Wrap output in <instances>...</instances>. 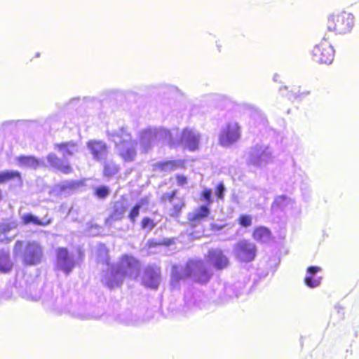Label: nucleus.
Listing matches in <instances>:
<instances>
[{
    "label": "nucleus",
    "mask_w": 359,
    "mask_h": 359,
    "mask_svg": "<svg viewBox=\"0 0 359 359\" xmlns=\"http://www.w3.org/2000/svg\"><path fill=\"white\" fill-rule=\"evenodd\" d=\"M107 270L103 271L102 282L109 288L118 287L125 278L136 279L140 270V264L132 256L124 255L118 264L109 265L107 260Z\"/></svg>",
    "instance_id": "obj_1"
},
{
    "label": "nucleus",
    "mask_w": 359,
    "mask_h": 359,
    "mask_svg": "<svg viewBox=\"0 0 359 359\" xmlns=\"http://www.w3.org/2000/svg\"><path fill=\"white\" fill-rule=\"evenodd\" d=\"M188 277L195 282L203 283L209 280L210 273L206 264L201 260H190L184 266L174 265L171 271L170 284L172 287L177 288L180 282Z\"/></svg>",
    "instance_id": "obj_2"
},
{
    "label": "nucleus",
    "mask_w": 359,
    "mask_h": 359,
    "mask_svg": "<svg viewBox=\"0 0 359 359\" xmlns=\"http://www.w3.org/2000/svg\"><path fill=\"white\" fill-rule=\"evenodd\" d=\"M107 135L109 140L114 143L116 152L125 162L135 161L137 142L124 128L108 130Z\"/></svg>",
    "instance_id": "obj_3"
},
{
    "label": "nucleus",
    "mask_w": 359,
    "mask_h": 359,
    "mask_svg": "<svg viewBox=\"0 0 359 359\" xmlns=\"http://www.w3.org/2000/svg\"><path fill=\"white\" fill-rule=\"evenodd\" d=\"M175 130H168L164 128H149L140 133V144L143 151H147L152 146L158 142L175 145V142L172 140Z\"/></svg>",
    "instance_id": "obj_4"
},
{
    "label": "nucleus",
    "mask_w": 359,
    "mask_h": 359,
    "mask_svg": "<svg viewBox=\"0 0 359 359\" xmlns=\"http://www.w3.org/2000/svg\"><path fill=\"white\" fill-rule=\"evenodd\" d=\"M354 25V16L346 11L334 12L328 15L327 27L329 31L338 34L349 33Z\"/></svg>",
    "instance_id": "obj_5"
},
{
    "label": "nucleus",
    "mask_w": 359,
    "mask_h": 359,
    "mask_svg": "<svg viewBox=\"0 0 359 359\" xmlns=\"http://www.w3.org/2000/svg\"><path fill=\"white\" fill-rule=\"evenodd\" d=\"M23 243L17 241L13 248L15 257H20L25 264L27 265H36L40 263L43 252L41 247L36 243H29L25 246L23 252Z\"/></svg>",
    "instance_id": "obj_6"
},
{
    "label": "nucleus",
    "mask_w": 359,
    "mask_h": 359,
    "mask_svg": "<svg viewBox=\"0 0 359 359\" xmlns=\"http://www.w3.org/2000/svg\"><path fill=\"white\" fill-rule=\"evenodd\" d=\"M172 130L177 131V134L174 133V135L172 136V140L175 142V144L170 145V147H176L179 144H181L190 151H195L198 149L201 139V135L196 130L189 128H185L182 131L180 139L174 138V136L177 137L179 135L178 130L173 129Z\"/></svg>",
    "instance_id": "obj_7"
},
{
    "label": "nucleus",
    "mask_w": 359,
    "mask_h": 359,
    "mask_svg": "<svg viewBox=\"0 0 359 359\" xmlns=\"http://www.w3.org/2000/svg\"><path fill=\"white\" fill-rule=\"evenodd\" d=\"M272 160L271 149L264 145H256L252 147L248 157V163L257 167L264 166Z\"/></svg>",
    "instance_id": "obj_8"
},
{
    "label": "nucleus",
    "mask_w": 359,
    "mask_h": 359,
    "mask_svg": "<svg viewBox=\"0 0 359 359\" xmlns=\"http://www.w3.org/2000/svg\"><path fill=\"white\" fill-rule=\"evenodd\" d=\"M313 60L318 63L331 64L334 60V50L332 45L325 39L316 45L312 51Z\"/></svg>",
    "instance_id": "obj_9"
},
{
    "label": "nucleus",
    "mask_w": 359,
    "mask_h": 359,
    "mask_svg": "<svg viewBox=\"0 0 359 359\" xmlns=\"http://www.w3.org/2000/svg\"><path fill=\"white\" fill-rule=\"evenodd\" d=\"M241 137V128L238 123L230 122L224 126L219 135V144L225 147L236 143Z\"/></svg>",
    "instance_id": "obj_10"
},
{
    "label": "nucleus",
    "mask_w": 359,
    "mask_h": 359,
    "mask_svg": "<svg viewBox=\"0 0 359 359\" xmlns=\"http://www.w3.org/2000/svg\"><path fill=\"white\" fill-rule=\"evenodd\" d=\"M233 254L236 258L242 262H250L256 257L257 249L254 243L242 240L238 242L233 247Z\"/></svg>",
    "instance_id": "obj_11"
},
{
    "label": "nucleus",
    "mask_w": 359,
    "mask_h": 359,
    "mask_svg": "<svg viewBox=\"0 0 359 359\" xmlns=\"http://www.w3.org/2000/svg\"><path fill=\"white\" fill-rule=\"evenodd\" d=\"M75 266V259L66 248H61L57 251L56 267L66 275L69 274Z\"/></svg>",
    "instance_id": "obj_12"
},
{
    "label": "nucleus",
    "mask_w": 359,
    "mask_h": 359,
    "mask_svg": "<svg viewBox=\"0 0 359 359\" xmlns=\"http://www.w3.org/2000/svg\"><path fill=\"white\" fill-rule=\"evenodd\" d=\"M210 210L208 205H200L187 215V219L191 226H197L210 215Z\"/></svg>",
    "instance_id": "obj_13"
},
{
    "label": "nucleus",
    "mask_w": 359,
    "mask_h": 359,
    "mask_svg": "<svg viewBox=\"0 0 359 359\" xmlns=\"http://www.w3.org/2000/svg\"><path fill=\"white\" fill-rule=\"evenodd\" d=\"M161 281V271L159 268L148 266L143 275L142 282L148 287L156 289Z\"/></svg>",
    "instance_id": "obj_14"
},
{
    "label": "nucleus",
    "mask_w": 359,
    "mask_h": 359,
    "mask_svg": "<svg viewBox=\"0 0 359 359\" xmlns=\"http://www.w3.org/2000/svg\"><path fill=\"white\" fill-rule=\"evenodd\" d=\"M87 147L94 160L100 161L107 156V147L102 141L90 140L87 143Z\"/></svg>",
    "instance_id": "obj_15"
},
{
    "label": "nucleus",
    "mask_w": 359,
    "mask_h": 359,
    "mask_svg": "<svg viewBox=\"0 0 359 359\" xmlns=\"http://www.w3.org/2000/svg\"><path fill=\"white\" fill-rule=\"evenodd\" d=\"M54 149L60 153L65 160H67L79 152V147L76 142L69 141L55 144Z\"/></svg>",
    "instance_id": "obj_16"
},
{
    "label": "nucleus",
    "mask_w": 359,
    "mask_h": 359,
    "mask_svg": "<svg viewBox=\"0 0 359 359\" xmlns=\"http://www.w3.org/2000/svg\"><path fill=\"white\" fill-rule=\"evenodd\" d=\"M208 257L210 262L216 269H223L229 264L228 258L224 255L222 250L219 249L210 250L209 251Z\"/></svg>",
    "instance_id": "obj_17"
},
{
    "label": "nucleus",
    "mask_w": 359,
    "mask_h": 359,
    "mask_svg": "<svg viewBox=\"0 0 359 359\" xmlns=\"http://www.w3.org/2000/svg\"><path fill=\"white\" fill-rule=\"evenodd\" d=\"M47 161L52 168L62 173L68 174L72 171V168L69 163L65 162L53 153L48 155Z\"/></svg>",
    "instance_id": "obj_18"
},
{
    "label": "nucleus",
    "mask_w": 359,
    "mask_h": 359,
    "mask_svg": "<svg viewBox=\"0 0 359 359\" xmlns=\"http://www.w3.org/2000/svg\"><path fill=\"white\" fill-rule=\"evenodd\" d=\"M295 201L284 195L277 196L271 206L273 210H281L283 211H289L295 208Z\"/></svg>",
    "instance_id": "obj_19"
},
{
    "label": "nucleus",
    "mask_w": 359,
    "mask_h": 359,
    "mask_svg": "<svg viewBox=\"0 0 359 359\" xmlns=\"http://www.w3.org/2000/svg\"><path fill=\"white\" fill-rule=\"evenodd\" d=\"M202 303L198 298L188 292L184 296V312L192 313L202 309Z\"/></svg>",
    "instance_id": "obj_20"
},
{
    "label": "nucleus",
    "mask_w": 359,
    "mask_h": 359,
    "mask_svg": "<svg viewBox=\"0 0 359 359\" xmlns=\"http://www.w3.org/2000/svg\"><path fill=\"white\" fill-rule=\"evenodd\" d=\"M17 159L18 165L21 168H30L36 169L38 167L44 165L43 161L37 159L35 157L31 156H21L18 157Z\"/></svg>",
    "instance_id": "obj_21"
},
{
    "label": "nucleus",
    "mask_w": 359,
    "mask_h": 359,
    "mask_svg": "<svg viewBox=\"0 0 359 359\" xmlns=\"http://www.w3.org/2000/svg\"><path fill=\"white\" fill-rule=\"evenodd\" d=\"M320 271L321 269L320 267L314 266L307 269L306 276L304 279V282L307 286L316 287L320 284L321 278L320 277L314 278V276Z\"/></svg>",
    "instance_id": "obj_22"
},
{
    "label": "nucleus",
    "mask_w": 359,
    "mask_h": 359,
    "mask_svg": "<svg viewBox=\"0 0 359 359\" xmlns=\"http://www.w3.org/2000/svg\"><path fill=\"white\" fill-rule=\"evenodd\" d=\"M184 166V161L182 160H172L165 162H160L155 165L156 170L171 172Z\"/></svg>",
    "instance_id": "obj_23"
},
{
    "label": "nucleus",
    "mask_w": 359,
    "mask_h": 359,
    "mask_svg": "<svg viewBox=\"0 0 359 359\" xmlns=\"http://www.w3.org/2000/svg\"><path fill=\"white\" fill-rule=\"evenodd\" d=\"M126 210V207L123 202H116L114 206V210L110 217L107 218L106 223L110 224L113 221H118L123 218Z\"/></svg>",
    "instance_id": "obj_24"
},
{
    "label": "nucleus",
    "mask_w": 359,
    "mask_h": 359,
    "mask_svg": "<svg viewBox=\"0 0 359 359\" xmlns=\"http://www.w3.org/2000/svg\"><path fill=\"white\" fill-rule=\"evenodd\" d=\"M175 195L176 191H172L171 194L167 193L163 195V198L172 204L175 213L177 215L184 206V203L182 198L175 197Z\"/></svg>",
    "instance_id": "obj_25"
},
{
    "label": "nucleus",
    "mask_w": 359,
    "mask_h": 359,
    "mask_svg": "<svg viewBox=\"0 0 359 359\" xmlns=\"http://www.w3.org/2000/svg\"><path fill=\"white\" fill-rule=\"evenodd\" d=\"M13 263L9 257V252L2 250L0 251V272L7 273L12 269Z\"/></svg>",
    "instance_id": "obj_26"
},
{
    "label": "nucleus",
    "mask_w": 359,
    "mask_h": 359,
    "mask_svg": "<svg viewBox=\"0 0 359 359\" xmlns=\"http://www.w3.org/2000/svg\"><path fill=\"white\" fill-rule=\"evenodd\" d=\"M252 236L257 241L266 243L270 240L271 232L267 228L259 226L255 229Z\"/></svg>",
    "instance_id": "obj_27"
},
{
    "label": "nucleus",
    "mask_w": 359,
    "mask_h": 359,
    "mask_svg": "<svg viewBox=\"0 0 359 359\" xmlns=\"http://www.w3.org/2000/svg\"><path fill=\"white\" fill-rule=\"evenodd\" d=\"M118 323L125 325H137L138 319L130 311H125L117 317Z\"/></svg>",
    "instance_id": "obj_28"
},
{
    "label": "nucleus",
    "mask_w": 359,
    "mask_h": 359,
    "mask_svg": "<svg viewBox=\"0 0 359 359\" xmlns=\"http://www.w3.org/2000/svg\"><path fill=\"white\" fill-rule=\"evenodd\" d=\"M17 225L15 222L2 223L0 224V241H11L8 238V233L15 229Z\"/></svg>",
    "instance_id": "obj_29"
},
{
    "label": "nucleus",
    "mask_w": 359,
    "mask_h": 359,
    "mask_svg": "<svg viewBox=\"0 0 359 359\" xmlns=\"http://www.w3.org/2000/svg\"><path fill=\"white\" fill-rule=\"evenodd\" d=\"M120 170V167L118 164L112 161H105L104 163L103 173L104 177H111L116 175Z\"/></svg>",
    "instance_id": "obj_30"
},
{
    "label": "nucleus",
    "mask_w": 359,
    "mask_h": 359,
    "mask_svg": "<svg viewBox=\"0 0 359 359\" xmlns=\"http://www.w3.org/2000/svg\"><path fill=\"white\" fill-rule=\"evenodd\" d=\"M22 218L24 224H25L32 223L35 225L44 226L50 223V220L43 222V221L39 219L37 217H36L32 214L24 215Z\"/></svg>",
    "instance_id": "obj_31"
},
{
    "label": "nucleus",
    "mask_w": 359,
    "mask_h": 359,
    "mask_svg": "<svg viewBox=\"0 0 359 359\" xmlns=\"http://www.w3.org/2000/svg\"><path fill=\"white\" fill-rule=\"evenodd\" d=\"M13 178H18L20 181V172L14 170H6L0 172V184L6 182Z\"/></svg>",
    "instance_id": "obj_32"
},
{
    "label": "nucleus",
    "mask_w": 359,
    "mask_h": 359,
    "mask_svg": "<svg viewBox=\"0 0 359 359\" xmlns=\"http://www.w3.org/2000/svg\"><path fill=\"white\" fill-rule=\"evenodd\" d=\"M142 206V203H137L130 210L128 217L132 222H135L136 218L139 216L140 210Z\"/></svg>",
    "instance_id": "obj_33"
},
{
    "label": "nucleus",
    "mask_w": 359,
    "mask_h": 359,
    "mask_svg": "<svg viewBox=\"0 0 359 359\" xmlns=\"http://www.w3.org/2000/svg\"><path fill=\"white\" fill-rule=\"evenodd\" d=\"M238 220L242 226L248 227L252 224V217L248 215H241Z\"/></svg>",
    "instance_id": "obj_34"
},
{
    "label": "nucleus",
    "mask_w": 359,
    "mask_h": 359,
    "mask_svg": "<svg viewBox=\"0 0 359 359\" xmlns=\"http://www.w3.org/2000/svg\"><path fill=\"white\" fill-rule=\"evenodd\" d=\"M109 194V189L106 186H101L95 189V194L98 198H104Z\"/></svg>",
    "instance_id": "obj_35"
},
{
    "label": "nucleus",
    "mask_w": 359,
    "mask_h": 359,
    "mask_svg": "<svg viewBox=\"0 0 359 359\" xmlns=\"http://www.w3.org/2000/svg\"><path fill=\"white\" fill-rule=\"evenodd\" d=\"M201 198L203 201L207 203L206 205H210L212 203L213 201L212 199V191L210 189H205L201 194Z\"/></svg>",
    "instance_id": "obj_36"
},
{
    "label": "nucleus",
    "mask_w": 359,
    "mask_h": 359,
    "mask_svg": "<svg viewBox=\"0 0 359 359\" xmlns=\"http://www.w3.org/2000/svg\"><path fill=\"white\" fill-rule=\"evenodd\" d=\"M225 190H226V189H225V187H224L223 182H220L217 184L216 189H215V194L219 199L224 198Z\"/></svg>",
    "instance_id": "obj_37"
},
{
    "label": "nucleus",
    "mask_w": 359,
    "mask_h": 359,
    "mask_svg": "<svg viewBox=\"0 0 359 359\" xmlns=\"http://www.w3.org/2000/svg\"><path fill=\"white\" fill-rule=\"evenodd\" d=\"M154 225L153 220L148 217L144 218L142 221V227L143 229H147L150 231L154 228Z\"/></svg>",
    "instance_id": "obj_38"
},
{
    "label": "nucleus",
    "mask_w": 359,
    "mask_h": 359,
    "mask_svg": "<svg viewBox=\"0 0 359 359\" xmlns=\"http://www.w3.org/2000/svg\"><path fill=\"white\" fill-rule=\"evenodd\" d=\"M334 312L337 314V318L341 320L344 318V308L339 305H336L334 309Z\"/></svg>",
    "instance_id": "obj_39"
},
{
    "label": "nucleus",
    "mask_w": 359,
    "mask_h": 359,
    "mask_svg": "<svg viewBox=\"0 0 359 359\" xmlns=\"http://www.w3.org/2000/svg\"><path fill=\"white\" fill-rule=\"evenodd\" d=\"M292 92H293L294 97V98H300V99H302L303 97H305L306 96H307L310 93L309 91H302V92H301L299 89H298L297 90H294Z\"/></svg>",
    "instance_id": "obj_40"
},
{
    "label": "nucleus",
    "mask_w": 359,
    "mask_h": 359,
    "mask_svg": "<svg viewBox=\"0 0 359 359\" xmlns=\"http://www.w3.org/2000/svg\"><path fill=\"white\" fill-rule=\"evenodd\" d=\"M177 183L179 186H184L187 184V177L183 175H177Z\"/></svg>",
    "instance_id": "obj_41"
},
{
    "label": "nucleus",
    "mask_w": 359,
    "mask_h": 359,
    "mask_svg": "<svg viewBox=\"0 0 359 359\" xmlns=\"http://www.w3.org/2000/svg\"><path fill=\"white\" fill-rule=\"evenodd\" d=\"M174 243L173 238H163L159 243V245L169 246Z\"/></svg>",
    "instance_id": "obj_42"
},
{
    "label": "nucleus",
    "mask_w": 359,
    "mask_h": 359,
    "mask_svg": "<svg viewBox=\"0 0 359 359\" xmlns=\"http://www.w3.org/2000/svg\"><path fill=\"white\" fill-rule=\"evenodd\" d=\"M231 200L232 201L237 204V205H239L241 203V200H240V198L238 197V195L235 194H233L232 196H231Z\"/></svg>",
    "instance_id": "obj_43"
},
{
    "label": "nucleus",
    "mask_w": 359,
    "mask_h": 359,
    "mask_svg": "<svg viewBox=\"0 0 359 359\" xmlns=\"http://www.w3.org/2000/svg\"><path fill=\"white\" fill-rule=\"evenodd\" d=\"M42 302H43V304L44 305H46V306H50L49 303L48 302V301L46 299V298H45V297H43V298H42Z\"/></svg>",
    "instance_id": "obj_44"
},
{
    "label": "nucleus",
    "mask_w": 359,
    "mask_h": 359,
    "mask_svg": "<svg viewBox=\"0 0 359 359\" xmlns=\"http://www.w3.org/2000/svg\"><path fill=\"white\" fill-rule=\"evenodd\" d=\"M279 77H280V76L278 74H275L273 75V79L274 81H278Z\"/></svg>",
    "instance_id": "obj_45"
}]
</instances>
